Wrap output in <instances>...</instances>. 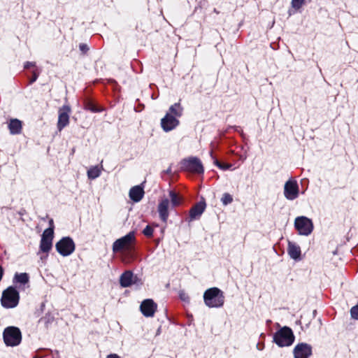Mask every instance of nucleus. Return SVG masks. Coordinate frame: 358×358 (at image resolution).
Here are the masks:
<instances>
[{
	"instance_id": "1",
	"label": "nucleus",
	"mask_w": 358,
	"mask_h": 358,
	"mask_svg": "<svg viewBox=\"0 0 358 358\" xmlns=\"http://www.w3.org/2000/svg\"><path fill=\"white\" fill-rule=\"evenodd\" d=\"M203 301L209 308H220L224 303V296L220 289L212 287L204 292Z\"/></svg>"
},
{
	"instance_id": "2",
	"label": "nucleus",
	"mask_w": 358,
	"mask_h": 358,
	"mask_svg": "<svg viewBox=\"0 0 358 358\" xmlns=\"http://www.w3.org/2000/svg\"><path fill=\"white\" fill-rule=\"evenodd\" d=\"M19 301V292L13 286H9L2 292L0 302L4 308H14L17 306Z\"/></svg>"
},
{
	"instance_id": "3",
	"label": "nucleus",
	"mask_w": 358,
	"mask_h": 358,
	"mask_svg": "<svg viewBox=\"0 0 358 358\" xmlns=\"http://www.w3.org/2000/svg\"><path fill=\"white\" fill-rule=\"evenodd\" d=\"M273 339L278 346L285 347L293 343L294 336L291 329L285 327L275 334Z\"/></svg>"
},
{
	"instance_id": "4",
	"label": "nucleus",
	"mask_w": 358,
	"mask_h": 358,
	"mask_svg": "<svg viewBox=\"0 0 358 358\" xmlns=\"http://www.w3.org/2000/svg\"><path fill=\"white\" fill-rule=\"evenodd\" d=\"M3 338L7 346H17L22 341L21 331L15 327H6L3 331Z\"/></svg>"
},
{
	"instance_id": "5",
	"label": "nucleus",
	"mask_w": 358,
	"mask_h": 358,
	"mask_svg": "<svg viewBox=\"0 0 358 358\" xmlns=\"http://www.w3.org/2000/svg\"><path fill=\"white\" fill-rule=\"evenodd\" d=\"M55 248L57 251L63 257L71 255L76 249V245L73 239L70 237H63L59 241Z\"/></svg>"
},
{
	"instance_id": "6",
	"label": "nucleus",
	"mask_w": 358,
	"mask_h": 358,
	"mask_svg": "<svg viewBox=\"0 0 358 358\" xmlns=\"http://www.w3.org/2000/svg\"><path fill=\"white\" fill-rule=\"evenodd\" d=\"M294 226L299 234L303 236L309 235L313 229L312 221L305 216L297 217L294 221Z\"/></svg>"
},
{
	"instance_id": "7",
	"label": "nucleus",
	"mask_w": 358,
	"mask_h": 358,
	"mask_svg": "<svg viewBox=\"0 0 358 358\" xmlns=\"http://www.w3.org/2000/svg\"><path fill=\"white\" fill-rule=\"evenodd\" d=\"M135 236L134 232H130L124 237L115 241L113 245L114 252H119L122 250H129L134 243Z\"/></svg>"
},
{
	"instance_id": "8",
	"label": "nucleus",
	"mask_w": 358,
	"mask_h": 358,
	"mask_svg": "<svg viewBox=\"0 0 358 358\" xmlns=\"http://www.w3.org/2000/svg\"><path fill=\"white\" fill-rule=\"evenodd\" d=\"M182 168L187 171L201 173L203 172V167L201 162L196 157L185 159L182 162Z\"/></svg>"
},
{
	"instance_id": "9",
	"label": "nucleus",
	"mask_w": 358,
	"mask_h": 358,
	"mask_svg": "<svg viewBox=\"0 0 358 358\" xmlns=\"http://www.w3.org/2000/svg\"><path fill=\"white\" fill-rule=\"evenodd\" d=\"M53 227H50L48 229H46L41 237V243H40V250L43 252H48L52 246V239H53Z\"/></svg>"
},
{
	"instance_id": "10",
	"label": "nucleus",
	"mask_w": 358,
	"mask_h": 358,
	"mask_svg": "<svg viewBox=\"0 0 358 358\" xmlns=\"http://www.w3.org/2000/svg\"><path fill=\"white\" fill-rule=\"evenodd\" d=\"M299 185L294 180H289L284 186V195L288 200H294L299 196Z\"/></svg>"
},
{
	"instance_id": "11",
	"label": "nucleus",
	"mask_w": 358,
	"mask_h": 358,
	"mask_svg": "<svg viewBox=\"0 0 358 358\" xmlns=\"http://www.w3.org/2000/svg\"><path fill=\"white\" fill-rule=\"evenodd\" d=\"M71 113V108L68 105H64L59 109L57 129L59 131L62 130L69 123V115Z\"/></svg>"
},
{
	"instance_id": "12",
	"label": "nucleus",
	"mask_w": 358,
	"mask_h": 358,
	"mask_svg": "<svg viewBox=\"0 0 358 358\" xmlns=\"http://www.w3.org/2000/svg\"><path fill=\"white\" fill-rule=\"evenodd\" d=\"M179 120L178 118L171 114H166V115L161 120V127L162 129L169 132L176 129L179 125Z\"/></svg>"
},
{
	"instance_id": "13",
	"label": "nucleus",
	"mask_w": 358,
	"mask_h": 358,
	"mask_svg": "<svg viewBox=\"0 0 358 358\" xmlns=\"http://www.w3.org/2000/svg\"><path fill=\"white\" fill-rule=\"evenodd\" d=\"M312 348L306 343H300L294 349V358H307L311 355Z\"/></svg>"
},
{
	"instance_id": "14",
	"label": "nucleus",
	"mask_w": 358,
	"mask_h": 358,
	"mask_svg": "<svg viewBox=\"0 0 358 358\" xmlns=\"http://www.w3.org/2000/svg\"><path fill=\"white\" fill-rule=\"evenodd\" d=\"M156 309L157 304L152 299H145L141 305V310L145 317L153 316Z\"/></svg>"
},
{
	"instance_id": "15",
	"label": "nucleus",
	"mask_w": 358,
	"mask_h": 358,
	"mask_svg": "<svg viewBox=\"0 0 358 358\" xmlns=\"http://www.w3.org/2000/svg\"><path fill=\"white\" fill-rule=\"evenodd\" d=\"M169 201L168 198H164L160 200L158 204L157 210L160 219L166 222L169 217Z\"/></svg>"
},
{
	"instance_id": "16",
	"label": "nucleus",
	"mask_w": 358,
	"mask_h": 358,
	"mask_svg": "<svg viewBox=\"0 0 358 358\" xmlns=\"http://www.w3.org/2000/svg\"><path fill=\"white\" fill-rule=\"evenodd\" d=\"M287 252L290 258L295 261L301 260V248L296 243L288 241Z\"/></svg>"
},
{
	"instance_id": "17",
	"label": "nucleus",
	"mask_w": 358,
	"mask_h": 358,
	"mask_svg": "<svg viewBox=\"0 0 358 358\" xmlns=\"http://www.w3.org/2000/svg\"><path fill=\"white\" fill-rule=\"evenodd\" d=\"M206 208V203L204 202H199L192 207L189 211L190 220H196L199 218Z\"/></svg>"
},
{
	"instance_id": "18",
	"label": "nucleus",
	"mask_w": 358,
	"mask_h": 358,
	"mask_svg": "<svg viewBox=\"0 0 358 358\" xmlns=\"http://www.w3.org/2000/svg\"><path fill=\"white\" fill-rule=\"evenodd\" d=\"M129 197L134 202L140 201L144 195L143 187L139 185L131 187L129 190Z\"/></svg>"
},
{
	"instance_id": "19",
	"label": "nucleus",
	"mask_w": 358,
	"mask_h": 358,
	"mask_svg": "<svg viewBox=\"0 0 358 358\" xmlns=\"http://www.w3.org/2000/svg\"><path fill=\"white\" fill-rule=\"evenodd\" d=\"M135 277L131 271H126L120 276V282L122 287H127L135 282Z\"/></svg>"
},
{
	"instance_id": "20",
	"label": "nucleus",
	"mask_w": 358,
	"mask_h": 358,
	"mask_svg": "<svg viewBox=\"0 0 358 358\" xmlns=\"http://www.w3.org/2000/svg\"><path fill=\"white\" fill-rule=\"evenodd\" d=\"M103 170L102 165L92 166L89 168L87 175L89 179L94 180L100 176Z\"/></svg>"
},
{
	"instance_id": "21",
	"label": "nucleus",
	"mask_w": 358,
	"mask_h": 358,
	"mask_svg": "<svg viewBox=\"0 0 358 358\" xmlns=\"http://www.w3.org/2000/svg\"><path fill=\"white\" fill-rule=\"evenodd\" d=\"M8 128L12 134H19L22 129V123L17 119H13L9 122Z\"/></svg>"
},
{
	"instance_id": "22",
	"label": "nucleus",
	"mask_w": 358,
	"mask_h": 358,
	"mask_svg": "<svg viewBox=\"0 0 358 358\" xmlns=\"http://www.w3.org/2000/svg\"><path fill=\"white\" fill-rule=\"evenodd\" d=\"M183 108L181 106L180 103H176L173 105L171 106L169 111L166 114H171V115H173L176 118H178L182 115Z\"/></svg>"
},
{
	"instance_id": "23",
	"label": "nucleus",
	"mask_w": 358,
	"mask_h": 358,
	"mask_svg": "<svg viewBox=\"0 0 358 358\" xmlns=\"http://www.w3.org/2000/svg\"><path fill=\"white\" fill-rule=\"evenodd\" d=\"M169 198L173 207L179 206L182 201V197L173 191L169 192Z\"/></svg>"
},
{
	"instance_id": "24",
	"label": "nucleus",
	"mask_w": 358,
	"mask_h": 358,
	"mask_svg": "<svg viewBox=\"0 0 358 358\" xmlns=\"http://www.w3.org/2000/svg\"><path fill=\"white\" fill-rule=\"evenodd\" d=\"M14 282L25 285L29 282V275L26 273H16L14 276Z\"/></svg>"
},
{
	"instance_id": "25",
	"label": "nucleus",
	"mask_w": 358,
	"mask_h": 358,
	"mask_svg": "<svg viewBox=\"0 0 358 358\" xmlns=\"http://www.w3.org/2000/svg\"><path fill=\"white\" fill-rule=\"evenodd\" d=\"M221 201L223 205L227 206L233 201V197L229 193H224L221 198Z\"/></svg>"
},
{
	"instance_id": "26",
	"label": "nucleus",
	"mask_w": 358,
	"mask_h": 358,
	"mask_svg": "<svg viewBox=\"0 0 358 358\" xmlns=\"http://www.w3.org/2000/svg\"><path fill=\"white\" fill-rule=\"evenodd\" d=\"M305 0H292V7L295 10L300 9L304 4Z\"/></svg>"
},
{
	"instance_id": "27",
	"label": "nucleus",
	"mask_w": 358,
	"mask_h": 358,
	"mask_svg": "<svg viewBox=\"0 0 358 358\" xmlns=\"http://www.w3.org/2000/svg\"><path fill=\"white\" fill-rule=\"evenodd\" d=\"M351 316L355 320H358V306L352 307L350 310Z\"/></svg>"
},
{
	"instance_id": "28",
	"label": "nucleus",
	"mask_w": 358,
	"mask_h": 358,
	"mask_svg": "<svg viewBox=\"0 0 358 358\" xmlns=\"http://www.w3.org/2000/svg\"><path fill=\"white\" fill-rule=\"evenodd\" d=\"M153 229L151 227L147 226L143 230V234L148 237H150L152 236Z\"/></svg>"
},
{
	"instance_id": "29",
	"label": "nucleus",
	"mask_w": 358,
	"mask_h": 358,
	"mask_svg": "<svg viewBox=\"0 0 358 358\" xmlns=\"http://www.w3.org/2000/svg\"><path fill=\"white\" fill-rule=\"evenodd\" d=\"M179 296H180L181 300H182L184 301H187V302L189 301V296L185 292L180 291V293H179Z\"/></svg>"
},
{
	"instance_id": "30",
	"label": "nucleus",
	"mask_w": 358,
	"mask_h": 358,
	"mask_svg": "<svg viewBox=\"0 0 358 358\" xmlns=\"http://www.w3.org/2000/svg\"><path fill=\"white\" fill-rule=\"evenodd\" d=\"M215 164L220 169H229L231 167V164H221L220 162H219L218 161H215Z\"/></svg>"
},
{
	"instance_id": "31",
	"label": "nucleus",
	"mask_w": 358,
	"mask_h": 358,
	"mask_svg": "<svg viewBox=\"0 0 358 358\" xmlns=\"http://www.w3.org/2000/svg\"><path fill=\"white\" fill-rule=\"evenodd\" d=\"M34 66H35V63H34V62H27L24 64L25 69H29V68Z\"/></svg>"
},
{
	"instance_id": "32",
	"label": "nucleus",
	"mask_w": 358,
	"mask_h": 358,
	"mask_svg": "<svg viewBox=\"0 0 358 358\" xmlns=\"http://www.w3.org/2000/svg\"><path fill=\"white\" fill-rule=\"evenodd\" d=\"M38 75L36 72H34L33 78L30 80V83H33L34 82H35L36 80V79L38 78Z\"/></svg>"
},
{
	"instance_id": "33",
	"label": "nucleus",
	"mask_w": 358,
	"mask_h": 358,
	"mask_svg": "<svg viewBox=\"0 0 358 358\" xmlns=\"http://www.w3.org/2000/svg\"><path fill=\"white\" fill-rule=\"evenodd\" d=\"M106 358H120L117 354H110Z\"/></svg>"
},
{
	"instance_id": "34",
	"label": "nucleus",
	"mask_w": 358,
	"mask_h": 358,
	"mask_svg": "<svg viewBox=\"0 0 358 358\" xmlns=\"http://www.w3.org/2000/svg\"><path fill=\"white\" fill-rule=\"evenodd\" d=\"M89 109H90V110H92V112H97V111H98V110L96 109V108L95 106H89Z\"/></svg>"
},
{
	"instance_id": "35",
	"label": "nucleus",
	"mask_w": 358,
	"mask_h": 358,
	"mask_svg": "<svg viewBox=\"0 0 358 358\" xmlns=\"http://www.w3.org/2000/svg\"><path fill=\"white\" fill-rule=\"evenodd\" d=\"M80 48L81 50L84 51L85 49H87V46H86V45L81 44L80 45Z\"/></svg>"
},
{
	"instance_id": "36",
	"label": "nucleus",
	"mask_w": 358,
	"mask_h": 358,
	"mask_svg": "<svg viewBox=\"0 0 358 358\" xmlns=\"http://www.w3.org/2000/svg\"><path fill=\"white\" fill-rule=\"evenodd\" d=\"M50 224H52V220H50Z\"/></svg>"
},
{
	"instance_id": "37",
	"label": "nucleus",
	"mask_w": 358,
	"mask_h": 358,
	"mask_svg": "<svg viewBox=\"0 0 358 358\" xmlns=\"http://www.w3.org/2000/svg\"><path fill=\"white\" fill-rule=\"evenodd\" d=\"M34 358H36V357H34Z\"/></svg>"
}]
</instances>
